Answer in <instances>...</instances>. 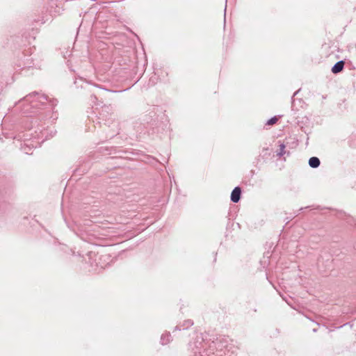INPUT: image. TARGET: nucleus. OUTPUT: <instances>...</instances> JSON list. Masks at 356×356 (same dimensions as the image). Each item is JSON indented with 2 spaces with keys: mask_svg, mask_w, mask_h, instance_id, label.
Segmentation results:
<instances>
[{
  "mask_svg": "<svg viewBox=\"0 0 356 356\" xmlns=\"http://www.w3.org/2000/svg\"><path fill=\"white\" fill-rule=\"evenodd\" d=\"M241 188L239 187H236L232 192L231 194V200L233 202H238L241 197Z\"/></svg>",
  "mask_w": 356,
  "mask_h": 356,
  "instance_id": "f257e3e1",
  "label": "nucleus"
},
{
  "mask_svg": "<svg viewBox=\"0 0 356 356\" xmlns=\"http://www.w3.org/2000/svg\"><path fill=\"white\" fill-rule=\"evenodd\" d=\"M344 61L341 60L337 62L332 68V72L334 74H337L341 72L343 69Z\"/></svg>",
  "mask_w": 356,
  "mask_h": 356,
  "instance_id": "f03ea898",
  "label": "nucleus"
},
{
  "mask_svg": "<svg viewBox=\"0 0 356 356\" xmlns=\"http://www.w3.org/2000/svg\"><path fill=\"white\" fill-rule=\"evenodd\" d=\"M309 164L312 168H317L320 165V160L317 157H312L309 160Z\"/></svg>",
  "mask_w": 356,
  "mask_h": 356,
  "instance_id": "7ed1b4c3",
  "label": "nucleus"
},
{
  "mask_svg": "<svg viewBox=\"0 0 356 356\" xmlns=\"http://www.w3.org/2000/svg\"><path fill=\"white\" fill-rule=\"evenodd\" d=\"M37 95V100L42 103V104H44L45 102V101H47V97L43 95H39L38 93H36L34 95V96H36Z\"/></svg>",
  "mask_w": 356,
  "mask_h": 356,
  "instance_id": "20e7f679",
  "label": "nucleus"
},
{
  "mask_svg": "<svg viewBox=\"0 0 356 356\" xmlns=\"http://www.w3.org/2000/svg\"><path fill=\"white\" fill-rule=\"evenodd\" d=\"M278 120H279V118L277 116H275V117L270 118V120H268L266 122V124L267 125H273V124H276Z\"/></svg>",
  "mask_w": 356,
  "mask_h": 356,
  "instance_id": "39448f33",
  "label": "nucleus"
},
{
  "mask_svg": "<svg viewBox=\"0 0 356 356\" xmlns=\"http://www.w3.org/2000/svg\"><path fill=\"white\" fill-rule=\"evenodd\" d=\"M285 154V145L284 144H281L279 147V150L277 152V155L281 156Z\"/></svg>",
  "mask_w": 356,
  "mask_h": 356,
  "instance_id": "423d86ee",
  "label": "nucleus"
},
{
  "mask_svg": "<svg viewBox=\"0 0 356 356\" xmlns=\"http://www.w3.org/2000/svg\"><path fill=\"white\" fill-rule=\"evenodd\" d=\"M32 97H33V95H30L26 96V99H26V101H27V102H32V101H31V99L32 98Z\"/></svg>",
  "mask_w": 356,
  "mask_h": 356,
  "instance_id": "0eeeda50",
  "label": "nucleus"
}]
</instances>
